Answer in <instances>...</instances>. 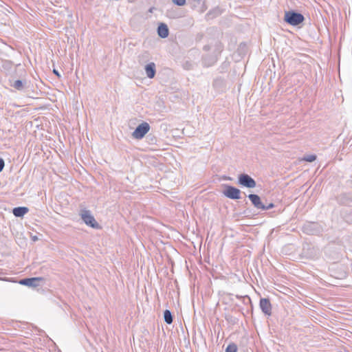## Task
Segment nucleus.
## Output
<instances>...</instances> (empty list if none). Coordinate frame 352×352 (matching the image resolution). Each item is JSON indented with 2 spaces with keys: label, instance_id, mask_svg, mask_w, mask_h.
Wrapping results in <instances>:
<instances>
[{
  "label": "nucleus",
  "instance_id": "nucleus-1",
  "mask_svg": "<svg viewBox=\"0 0 352 352\" xmlns=\"http://www.w3.org/2000/svg\"><path fill=\"white\" fill-rule=\"evenodd\" d=\"M304 20V16L294 10L286 11L285 13L284 21L291 25L297 26L302 23Z\"/></svg>",
  "mask_w": 352,
  "mask_h": 352
},
{
  "label": "nucleus",
  "instance_id": "nucleus-2",
  "mask_svg": "<svg viewBox=\"0 0 352 352\" xmlns=\"http://www.w3.org/2000/svg\"><path fill=\"white\" fill-rule=\"evenodd\" d=\"M80 215L81 219L85 222V223L93 228H100V225L96 221L94 217L91 214L90 210L83 209L80 212Z\"/></svg>",
  "mask_w": 352,
  "mask_h": 352
},
{
  "label": "nucleus",
  "instance_id": "nucleus-3",
  "mask_svg": "<svg viewBox=\"0 0 352 352\" xmlns=\"http://www.w3.org/2000/svg\"><path fill=\"white\" fill-rule=\"evenodd\" d=\"M9 85L16 90L25 92L30 88V83L25 79H17L11 78L9 80Z\"/></svg>",
  "mask_w": 352,
  "mask_h": 352
},
{
  "label": "nucleus",
  "instance_id": "nucleus-4",
  "mask_svg": "<svg viewBox=\"0 0 352 352\" xmlns=\"http://www.w3.org/2000/svg\"><path fill=\"white\" fill-rule=\"evenodd\" d=\"M150 125L146 122L139 124L132 133V136L137 140H140L149 131Z\"/></svg>",
  "mask_w": 352,
  "mask_h": 352
},
{
  "label": "nucleus",
  "instance_id": "nucleus-5",
  "mask_svg": "<svg viewBox=\"0 0 352 352\" xmlns=\"http://www.w3.org/2000/svg\"><path fill=\"white\" fill-rule=\"evenodd\" d=\"M238 183L241 186L250 188H254L256 185L255 180L245 173H242L239 175Z\"/></svg>",
  "mask_w": 352,
  "mask_h": 352
},
{
  "label": "nucleus",
  "instance_id": "nucleus-6",
  "mask_svg": "<svg viewBox=\"0 0 352 352\" xmlns=\"http://www.w3.org/2000/svg\"><path fill=\"white\" fill-rule=\"evenodd\" d=\"M223 195L231 199H241V190L236 187L226 185L223 190Z\"/></svg>",
  "mask_w": 352,
  "mask_h": 352
},
{
  "label": "nucleus",
  "instance_id": "nucleus-7",
  "mask_svg": "<svg viewBox=\"0 0 352 352\" xmlns=\"http://www.w3.org/2000/svg\"><path fill=\"white\" fill-rule=\"evenodd\" d=\"M302 231L307 234H317L320 232V227L314 222H306L302 226Z\"/></svg>",
  "mask_w": 352,
  "mask_h": 352
},
{
  "label": "nucleus",
  "instance_id": "nucleus-8",
  "mask_svg": "<svg viewBox=\"0 0 352 352\" xmlns=\"http://www.w3.org/2000/svg\"><path fill=\"white\" fill-rule=\"evenodd\" d=\"M43 280V278L41 277L26 278L20 280L19 283L28 287H36Z\"/></svg>",
  "mask_w": 352,
  "mask_h": 352
},
{
  "label": "nucleus",
  "instance_id": "nucleus-9",
  "mask_svg": "<svg viewBox=\"0 0 352 352\" xmlns=\"http://www.w3.org/2000/svg\"><path fill=\"white\" fill-rule=\"evenodd\" d=\"M259 306L261 311L267 316L272 314V305L269 298H262L260 299Z\"/></svg>",
  "mask_w": 352,
  "mask_h": 352
},
{
  "label": "nucleus",
  "instance_id": "nucleus-10",
  "mask_svg": "<svg viewBox=\"0 0 352 352\" xmlns=\"http://www.w3.org/2000/svg\"><path fill=\"white\" fill-rule=\"evenodd\" d=\"M248 197L251 201L252 205L258 210H264L265 204L261 201V197L256 194H250Z\"/></svg>",
  "mask_w": 352,
  "mask_h": 352
},
{
  "label": "nucleus",
  "instance_id": "nucleus-11",
  "mask_svg": "<svg viewBox=\"0 0 352 352\" xmlns=\"http://www.w3.org/2000/svg\"><path fill=\"white\" fill-rule=\"evenodd\" d=\"M146 76L148 78H153L156 74V66L153 62L146 64L144 67Z\"/></svg>",
  "mask_w": 352,
  "mask_h": 352
},
{
  "label": "nucleus",
  "instance_id": "nucleus-12",
  "mask_svg": "<svg viewBox=\"0 0 352 352\" xmlns=\"http://www.w3.org/2000/svg\"><path fill=\"white\" fill-rule=\"evenodd\" d=\"M157 34L162 38L168 37L169 34V30L166 24L161 23L157 27Z\"/></svg>",
  "mask_w": 352,
  "mask_h": 352
},
{
  "label": "nucleus",
  "instance_id": "nucleus-13",
  "mask_svg": "<svg viewBox=\"0 0 352 352\" xmlns=\"http://www.w3.org/2000/svg\"><path fill=\"white\" fill-rule=\"evenodd\" d=\"M216 56L206 55L203 57L202 62L204 66L210 67L217 62Z\"/></svg>",
  "mask_w": 352,
  "mask_h": 352
},
{
  "label": "nucleus",
  "instance_id": "nucleus-14",
  "mask_svg": "<svg viewBox=\"0 0 352 352\" xmlns=\"http://www.w3.org/2000/svg\"><path fill=\"white\" fill-rule=\"evenodd\" d=\"M338 200L341 204H350L352 202V195L350 193H343L338 196Z\"/></svg>",
  "mask_w": 352,
  "mask_h": 352
},
{
  "label": "nucleus",
  "instance_id": "nucleus-15",
  "mask_svg": "<svg viewBox=\"0 0 352 352\" xmlns=\"http://www.w3.org/2000/svg\"><path fill=\"white\" fill-rule=\"evenodd\" d=\"M28 210L29 209L27 207H16L13 208L12 213L16 217H22Z\"/></svg>",
  "mask_w": 352,
  "mask_h": 352
},
{
  "label": "nucleus",
  "instance_id": "nucleus-16",
  "mask_svg": "<svg viewBox=\"0 0 352 352\" xmlns=\"http://www.w3.org/2000/svg\"><path fill=\"white\" fill-rule=\"evenodd\" d=\"M150 59V54L147 51H144L142 53H141L138 57V60L140 64H144L147 63Z\"/></svg>",
  "mask_w": 352,
  "mask_h": 352
},
{
  "label": "nucleus",
  "instance_id": "nucleus-17",
  "mask_svg": "<svg viewBox=\"0 0 352 352\" xmlns=\"http://www.w3.org/2000/svg\"><path fill=\"white\" fill-rule=\"evenodd\" d=\"M164 321L168 324H170L173 322V316H172L171 312L168 309H166L164 311Z\"/></svg>",
  "mask_w": 352,
  "mask_h": 352
},
{
  "label": "nucleus",
  "instance_id": "nucleus-18",
  "mask_svg": "<svg viewBox=\"0 0 352 352\" xmlns=\"http://www.w3.org/2000/svg\"><path fill=\"white\" fill-rule=\"evenodd\" d=\"M237 346L234 343H230L226 349V352H237Z\"/></svg>",
  "mask_w": 352,
  "mask_h": 352
},
{
  "label": "nucleus",
  "instance_id": "nucleus-19",
  "mask_svg": "<svg viewBox=\"0 0 352 352\" xmlns=\"http://www.w3.org/2000/svg\"><path fill=\"white\" fill-rule=\"evenodd\" d=\"M304 160L309 162H312L316 160V156L315 155H309L305 156Z\"/></svg>",
  "mask_w": 352,
  "mask_h": 352
},
{
  "label": "nucleus",
  "instance_id": "nucleus-20",
  "mask_svg": "<svg viewBox=\"0 0 352 352\" xmlns=\"http://www.w3.org/2000/svg\"><path fill=\"white\" fill-rule=\"evenodd\" d=\"M173 2L179 6H182L186 4V0H173Z\"/></svg>",
  "mask_w": 352,
  "mask_h": 352
},
{
  "label": "nucleus",
  "instance_id": "nucleus-21",
  "mask_svg": "<svg viewBox=\"0 0 352 352\" xmlns=\"http://www.w3.org/2000/svg\"><path fill=\"white\" fill-rule=\"evenodd\" d=\"M274 207V204L273 203H270L269 204L267 205H265V208L263 210H270V209H272Z\"/></svg>",
  "mask_w": 352,
  "mask_h": 352
},
{
  "label": "nucleus",
  "instance_id": "nucleus-22",
  "mask_svg": "<svg viewBox=\"0 0 352 352\" xmlns=\"http://www.w3.org/2000/svg\"><path fill=\"white\" fill-rule=\"evenodd\" d=\"M5 166L4 160L2 158H0V173L3 170Z\"/></svg>",
  "mask_w": 352,
  "mask_h": 352
},
{
  "label": "nucleus",
  "instance_id": "nucleus-23",
  "mask_svg": "<svg viewBox=\"0 0 352 352\" xmlns=\"http://www.w3.org/2000/svg\"><path fill=\"white\" fill-rule=\"evenodd\" d=\"M11 66V63L9 62V61H6L4 62V63L3 64V67H10Z\"/></svg>",
  "mask_w": 352,
  "mask_h": 352
},
{
  "label": "nucleus",
  "instance_id": "nucleus-24",
  "mask_svg": "<svg viewBox=\"0 0 352 352\" xmlns=\"http://www.w3.org/2000/svg\"><path fill=\"white\" fill-rule=\"evenodd\" d=\"M53 73L56 76H58V78H60V73L56 70V69H54L53 70Z\"/></svg>",
  "mask_w": 352,
  "mask_h": 352
},
{
  "label": "nucleus",
  "instance_id": "nucleus-25",
  "mask_svg": "<svg viewBox=\"0 0 352 352\" xmlns=\"http://www.w3.org/2000/svg\"><path fill=\"white\" fill-rule=\"evenodd\" d=\"M210 49V47L209 45H205L204 47V50L208 51Z\"/></svg>",
  "mask_w": 352,
  "mask_h": 352
},
{
  "label": "nucleus",
  "instance_id": "nucleus-26",
  "mask_svg": "<svg viewBox=\"0 0 352 352\" xmlns=\"http://www.w3.org/2000/svg\"><path fill=\"white\" fill-rule=\"evenodd\" d=\"M202 0H193L195 3H196L197 5H199L201 3Z\"/></svg>",
  "mask_w": 352,
  "mask_h": 352
},
{
  "label": "nucleus",
  "instance_id": "nucleus-27",
  "mask_svg": "<svg viewBox=\"0 0 352 352\" xmlns=\"http://www.w3.org/2000/svg\"><path fill=\"white\" fill-rule=\"evenodd\" d=\"M32 239H33V241H36L38 239V238H37V236H33Z\"/></svg>",
  "mask_w": 352,
  "mask_h": 352
}]
</instances>
